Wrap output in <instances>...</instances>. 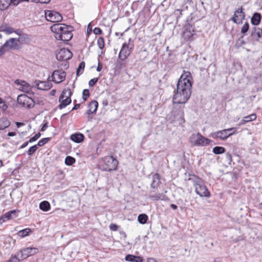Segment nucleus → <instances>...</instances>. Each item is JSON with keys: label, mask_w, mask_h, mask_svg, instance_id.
I'll use <instances>...</instances> for the list:
<instances>
[{"label": "nucleus", "mask_w": 262, "mask_h": 262, "mask_svg": "<svg viewBox=\"0 0 262 262\" xmlns=\"http://www.w3.org/2000/svg\"><path fill=\"white\" fill-rule=\"evenodd\" d=\"M143 258L140 256H136V259L134 260V262H142Z\"/></svg>", "instance_id": "obj_53"}, {"label": "nucleus", "mask_w": 262, "mask_h": 262, "mask_svg": "<svg viewBox=\"0 0 262 262\" xmlns=\"http://www.w3.org/2000/svg\"><path fill=\"white\" fill-rule=\"evenodd\" d=\"M31 229L29 228H26L25 229L20 230L18 232L17 234L18 236L24 237L29 235L31 232Z\"/></svg>", "instance_id": "obj_31"}, {"label": "nucleus", "mask_w": 262, "mask_h": 262, "mask_svg": "<svg viewBox=\"0 0 262 262\" xmlns=\"http://www.w3.org/2000/svg\"><path fill=\"white\" fill-rule=\"evenodd\" d=\"M173 114L174 116L173 121H178L179 124H182L185 122L184 112L182 110L179 111L177 114H176L175 112H173Z\"/></svg>", "instance_id": "obj_21"}, {"label": "nucleus", "mask_w": 262, "mask_h": 262, "mask_svg": "<svg viewBox=\"0 0 262 262\" xmlns=\"http://www.w3.org/2000/svg\"><path fill=\"white\" fill-rule=\"evenodd\" d=\"M251 36L255 40H258L262 38V29L254 27L251 31Z\"/></svg>", "instance_id": "obj_19"}, {"label": "nucleus", "mask_w": 262, "mask_h": 262, "mask_svg": "<svg viewBox=\"0 0 262 262\" xmlns=\"http://www.w3.org/2000/svg\"><path fill=\"white\" fill-rule=\"evenodd\" d=\"M33 86L36 87L38 90H48L52 86V84L50 79H48V81L35 80Z\"/></svg>", "instance_id": "obj_16"}, {"label": "nucleus", "mask_w": 262, "mask_h": 262, "mask_svg": "<svg viewBox=\"0 0 262 262\" xmlns=\"http://www.w3.org/2000/svg\"><path fill=\"white\" fill-rule=\"evenodd\" d=\"M149 198L152 200H165L166 199V196L163 194L158 193L156 194L150 195Z\"/></svg>", "instance_id": "obj_28"}, {"label": "nucleus", "mask_w": 262, "mask_h": 262, "mask_svg": "<svg viewBox=\"0 0 262 262\" xmlns=\"http://www.w3.org/2000/svg\"><path fill=\"white\" fill-rule=\"evenodd\" d=\"M194 35V30L191 26L186 27L183 32V37L185 39L189 40Z\"/></svg>", "instance_id": "obj_22"}, {"label": "nucleus", "mask_w": 262, "mask_h": 262, "mask_svg": "<svg viewBox=\"0 0 262 262\" xmlns=\"http://www.w3.org/2000/svg\"><path fill=\"white\" fill-rule=\"evenodd\" d=\"M15 84L19 86L18 89L24 93L30 94L32 91L33 86H31L25 81L16 79L14 81Z\"/></svg>", "instance_id": "obj_15"}, {"label": "nucleus", "mask_w": 262, "mask_h": 262, "mask_svg": "<svg viewBox=\"0 0 262 262\" xmlns=\"http://www.w3.org/2000/svg\"><path fill=\"white\" fill-rule=\"evenodd\" d=\"M66 73L62 70H58L54 71L51 77H49L50 81H53L56 83H59L62 82L66 78Z\"/></svg>", "instance_id": "obj_11"}, {"label": "nucleus", "mask_w": 262, "mask_h": 262, "mask_svg": "<svg viewBox=\"0 0 262 262\" xmlns=\"http://www.w3.org/2000/svg\"><path fill=\"white\" fill-rule=\"evenodd\" d=\"M98 78H94L92 79H91L89 81V84L90 86H94L96 83L98 81Z\"/></svg>", "instance_id": "obj_45"}, {"label": "nucleus", "mask_w": 262, "mask_h": 262, "mask_svg": "<svg viewBox=\"0 0 262 262\" xmlns=\"http://www.w3.org/2000/svg\"><path fill=\"white\" fill-rule=\"evenodd\" d=\"M249 24L248 22H246L244 24L243 27H242L241 33L244 34H245V33H246L248 32V31L249 30Z\"/></svg>", "instance_id": "obj_38"}, {"label": "nucleus", "mask_w": 262, "mask_h": 262, "mask_svg": "<svg viewBox=\"0 0 262 262\" xmlns=\"http://www.w3.org/2000/svg\"><path fill=\"white\" fill-rule=\"evenodd\" d=\"M30 143V142H29V141H27V142H26L24 143H23V144L20 146V148H24L26 147L28 145V143Z\"/></svg>", "instance_id": "obj_57"}, {"label": "nucleus", "mask_w": 262, "mask_h": 262, "mask_svg": "<svg viewBox=\"0 0 262 262\" xmlns=\"http://www.w3.org/2000/svg\"><path fill=\"white\" fill-rule=\"evenodd\" d=\"M212 151L215 154H221L225 151V149L221 146H215L213 148Z\"/></svg>", "instance_id": "obj_33"}, {"label": "nucleus", "mask_w": 262, "mask_h": 262, "mask_svg": "<svg viewBox=\"0 0 262 262\" xmlns=\"http://www.w3.org/2000/svg\"><path fill=\"white\" fill-rule=\"evenodd\" d=\"M152 182L151 184V187L152 188H156L158 187L160 183V176L156 173L152 177Z\"/></svg>", "instance_id": "obj_26"}, {"label": "nucleus", "mask_w": 262, "mask_h": 262, "mask_svg": "<svg viewBox=\"0 0 262 262\" xmlns=\"http://www.w3.org/2000/svg\"><path fill=\"white\" fill-rule=\"evenodd\" d=\"M261 19V15L259 13H254L251 18V23L255 26L259 24Z\"/></svg>", "instance_id": "obj_24"}, {"label": "nucleus", "mask_w": 262, "mask_h": 262, "mask_svg": "<svg viewBox=\"0 0 262 262\" xmlns=\"http://www.w3.org/2000/svg\"><path fill=\"white\" fill-rule=\"evenodd\" d=\"M35 3H40L41 4H48L50 2V0H33Z\"/></svg>", "instance_id": "obj_51"}, {"label": "nucleus", "mask_w": 262, "mask_h": 262, "mask_svg": "<svg viewBox=\"0 0 262 262\" xmlns=\"http://www.w3.org/2000/svg\"><path fill=\"white\" fill-rule=\"evenodd\" d=\"M148 216L145 214H139L138 216V221L141 224H144L147 222Z\"/></svg>", "instance_id": "obj_30"}, {"label": "nucleus", "mask_w": 262, "mask_h": 262, "mask_svg": "<svg viewBox=\"0 0 262 262\" xmlns=\"http://www.w3.org/2000/svg\"><path fill=\"white\" fill-rule=\"evenodd\" d=\"M72 56L73 54L70 50L62 48L56 54V58L59 61H66L71 59Z\"/></svg>", "instance_id": "obj_12"}, {"label": "nucleus", "mask_w": 262, "mask_h": 262, "mask_svg": "<svg viewBox=\"0 0 262 262\" xmlns=\"http://www.w3.org/2000/svg\"><path fill=\"white\" fill-rule=\"evenodd\" d=\"M12 4L11 0H0V10L4 11Z\"/></svg>", "instance_id": "obj_25"}, {"label": "nucleus", "mask_w": 262, "mask_h": 262, "mask_svg": "<svg viewBox=\"0 0 262 262\" xmlns=\"http://www.w3.org/2000/svg\"><path fill=\"white\" fill-rule=\"evenodd\" d=\"M23 37H19L18 38H11L5 42L3 45L4 47L6 49L7 51H9L12 49H16L19 47L18 42L22 40Z\"/></svg>", "instance_id": "obj_13"}, {"label": "nucleus", "mask_w": 262, "mask_h": 262, "mask_svg": "<svg viewBox=\"0 0 262 262\" xmlns=\"http://www.w3.org/2000/svg\"><path fill=\"white\" fill-rule=\"evenodd\" d=\"M71 95L72 92L70 89L63 90L59 98V101L60 102V104L59 105L60 109L65 107L71 102Z\"/></svg>", "instance_id": "obj_7"}, {"label": "nucleus", "mask_w": 262, "mask_h": 262, "mask_svg": "<svg viewBox=\"0 0 262 262\" xmlns=\"http://www.w3.org/2000/svg\"><path fill=\"white\" fill-rule=\"evenodd\" d=\"M38 252V250L34 247H28L21 249L19 251L21 259H26L28 257L35 255Z\"/></svg>", "instance_id": "obj_14"}, {"label": "nucleus", "mask_w": 262, "mask_h": 262, "mask_svg": "<svg viewBox=\"0 0 262 262\" xmlns=\"http://www.w3.org/2000/svg\"><path fill=\"white\" fill-rule=\"evenodd\" d=\"M102 64L101 63L100 61L98 60V66L97 68V71L98 72H100L102 70Z\"/></svg>", "instance_id": "obj_54"}, {"label": "nucleus", "mask_w": 262, "mask_h": 262, "mask_svg": "<svg viewBox=\"0 0 262 262\" xmlns=\"http://www.w3.org/2000/svg\"><path fill=\"white\" fill-rule=\"evenodd\" d=\"M45 15L46 19L51 22L56 23L61 21L62 19L61 15L58 12L53 10H46Z\"/></svg>", "instance_id": "obj_10"}, {"label": "nucleus", "mask_w": 262, "mask_h": 262, "mask_svg": "<svg viewBox=\"0 0 262 262\" xmlns=\"http://www.w3.org/2000/svg\"><path fill=\"white\" fill-rule=\"evenodd\" d=\"M17 101L19 105L27 108H32L35 104L34 100L26 94L18 95Z\"/></svg>", "instance_id": "obj_9"}, {"label": "nucleus", "mask_w": 262, "mask_h": 262, "mask_svg": "<svg viewBox=\"0 0 262 262\" xmlns=\"http://www.w3.org/2000/svg\"><path fill=\"white\" fill-rule=\"evenodd\" d=\"M90 96L89 91L87 89H84L82 92V97L84 101H86Z\"/></svg>", "instance_id": "obj_41"}, {"label": "nucleus", "mask_w": 262, "mask_h": 262, "mask_svg": "<svg viewBox=\"0 0 262 262\" xmlns=\"http://www.w3.org/2000/svg\"><path fill=\"white\" fill-rule=\"evenodd\" d=\"M16 135V133L15 132H9L8 133V136L10 137L15 136Z\"/></svg>", "instance_id": "obj_62"}, {"label": "nucleus", "mask_w": 262, "mask_h": 262, "mask_svg": "<svg viewBox=\"0 0 262 262\" xmlns=\"http://www.w3.org/2000/svg\"><path fill=\"white\" fill-rule=\"evenodd\" d=\"M8 27L6 26H5V25H2L0 27V31H2V32H5V30L7 29V28Z\"/></svg>", "instance_id": "obj_55"}, {"label": "nucleus", "mask_w": 262, "mask_h": 262, "mask_svg": "<svg viewBox=\"0 0 262 262\" xmlns=\"http://www.w3.org/2000/svg\"><path fill=\"white\" fill-rule=\"evenodd\" d=\"M110 228L111 230L117 231L118 230V226L116 224H111L110 226Z\"/></svg>", "instance_id": "obj_52"}, {"label": "nucleus", "mask_w": 262, "mask_h": 262, "mask_svg": "<svg viewBox=\"0 0 262 262\" xmlns=\"http://www.w3.org/2000/svg\"><path fill=\"white\" fill-rule=\"evenodd\" d=\"M50 140V138H45L39 140L36 144L37 146H42L46 144Z\"/></svg>", "instance_id": "obj_37"}, {"label": "nucleus", "mask_w": 262, "mask_h": 262, "mask_svg": "<svg viewBox=\"0 0 262 262\" xmlns=\"http://www.w3.org/2000/svg\"><path fill=\"white\" fill-rule=\"evenodd\" d=\"M192 80L191 73L184 71L178 80L173 96V103L184 104L188 101L191 94Z\"/></svg>", "instance_id": "obj_1"}, {"label": "nucleus", "mask_w": 262, "mask_h": 262, "mask_svg": "<svg viewBox=\"0 0 262 262\" xmlns=\"http://www.w3.org/2000/svg\"><path fill=\"white\" fill-rule=\"evenodd\" d=\"M29 0H11L12 4L14 6H17L20 3L23 2H28Z\"/></svg>", "instance_id": "obj_46"}, {"label": "nucleus", "mask_w": 262, "mask_h": 262, "mask_svg": "<svg viewBox=\"0 0 262 262\" xmlns=\"http://www.w3.org/2000/svg\"><path fill=\"white\" fill-rule=\"evenodd\" d=\"M134 45L131 42V39L129 38L127 42H124L121 47L119 54V58L122 60H125L130 54L133 50Z\"/></svg>", "instance_id": "obj_5"}, {"label": "nucleus", "mask_w": 262, "mask_h": 262, "mask_svg": "<svg viewBox=\"0 0 262 262\" xmlns=\"http://www.w3.org/2000/svg\"><path fill=\"white\" fill-rule=\"evenodd\" d=\"M38 146L37 145H34L30 147L27 151V154L29 156H31L33 154L37 149Z\"/></svg>", "instance_id": "obj_36"}, {"label": "nucleus", "mask_w": 262, "mask_h": 262, "mask_svg": "<svg viewBox=\"0 0 262 262\" xmlns=\"http://www.w3.org/2000/svg\"><path fill=\"white\" fill-rule=\"evenodd\" d=\"M7 107L8 106L6 104L4 101L1 98H0V108L4 111H5L7 108Z\"/></svg>", "instance_id": "obj_44"}, {"label": "nucleus", "mask_w": 262, "mask_h": 262, "mask_svg": "<svg viewBox=\"0 0 262 262\" xmlns=\"http://www.w3.org/2000/svg\"><path fill=\"white\" fill-rule=\"evenodd\" d=\"M102 105L104 106H106L108 105V101L107 99H104L103 101H102Z\"/></svg>", "instance_id": "obj_56"}, {"label": "nucleus", "mask_w": 262, "mask_h": 262, "mask_svg": "<svg viewBox=\"0 0 262 262\" xmlns=\"http://www.w3.org/2000/svg\"><path fill=\"white\" fill-rule=\"evenodd\" d=\"M47 127H48L47 123L44 124L42 126V128H41V131H42V132L45 131L46 129V128H47Z\"/></svg>", "instance_id": "obj_58"}, {"label": "nucleus", "mask_w": 262, "mask_h": 262, "mask_svg": "<svg viewBox=\"0 0 262 262\" xmlns=\"http://www.w3.org/2000/svg\"><path fill=\"white\" fill-rule=\"evenodd\" d=\"M236 130L234 127L223 129L216 132L211 135V137L214 138H219L221 140H226L229 137L235 133Z\"/></svg>", "instance_id": "obj_8"}, {"label": "nucleus", "mask_w": 262, "mask_h": 262, "mask_svg": "<svg viewBox=\"0 0 262 262\" xmlns=\"http://www.w3.org/2000/svg\"><path fill=\"white\" fill-rule=\"evenodd\" d=\"M190 141L192 144L196 146H206L209 144L210 140L203 136L200 133L191 135Z\"/></svg>", "instance_id": "obj_6"}, {"label": "nucleus", "mask_w": 262, "mask_h": 262, "mask_svg": "<svg viewBox=\"0 0 262 262\" xmlns=\"http://www.w3.org/2000/svg\"><path fill=\"white\" fill-rule=\"evenodd\" d=\"M97 44L100 49H103L104 47V39L101 37H99L97 40Z\"/></svg>", "instance_id": "obj_40"}, {"label": "nucleus", "mask_w": 262, "mask_h": 262, "mask_svg": "<svg viewBox=\"0 0 262 262\" xmlns=\"http://www.w3.org/2000/svg\"><path fill=\"white\" fill-rule=\"evenodd\" d=\"M214 262H222L220 258H216Z\"/></svg>", "instance_id": "obj_64"}, {"label": "nucleus", "mask_w": 262, "mask_h": 262, "mask_svg": "<svg viewBox=\"0 0 262 262\" xmlns=\"http://www.w3.org/2000/svg\"><path fill=\"white\" fill-rule=\"evenodd\" d=\"M50 28L52 32L54 33V37L57 40L68 41L73 37L72 33L73 27L71 26H68L64 24H55Z\"/></svg>", "instance_id": "obj_2"}, {"label": "nucleus", "mask_w": 262, "mask_h": 262, "mask_svg": "<svg viewBox=\"0 0 262 262\" xmlns=\"http://www.w3.org/2000/svg\"><path fill=\"white\" fill-rule=\"evenodd\" d=\"M245 123H246V120L244 119V118H243L241 121H240L239 123V125H244L245 124Z\"/></svg>", "instance_id": "obj_59"}, {"label": "nucleus", "mask_w": 262, "mask_h": 262, "mask_svg": "<svg viewBox=\"0 0 262 262\" xmlns=\"http://www.w3.org/2000/svg\"><path fill=\"white\" fill-rule=\"evenodd\" d=\"M7 51H8L4 47V46H2L0 47V56L4 55Z\"/></svg>", "instance_id": "obj_50"}, {"label": "nucleus", "mask_w": 262, "mask_h": 262, "mask_svg": "<svg viewBox=\"0 0 262 262\" xmlns=\"http://www.w3.org/2000/svg\"><path fill=\"white\" fill-rule=\"evenodd\" d=\"M75 162V159L71 156H67L65 159V164L67 165H72Z\"/></svg>", "instance_id": "obj_34"}, {"label": "nucleus", "mask_w": 262, "mask_h": 262, "mask_svg": "<svg viewBox=\"0 0 262 262\" xmlns=\"http://www.w3.org/2000/svg\"><path fill=\"white\" fill-rule=\"evenodd\" d=\"M245 18V13L243 11L242 8H241L235 11L234 16L231 18V20L236 24H239Z\"/></svg>", "instance_id": "obj_17"}, {"label": "nucleus", "mask_w": 262, "mask_h": 262, "mask_svg": "<svg viewBox=\"0 0 262 262\" xmlns=\"http://www.w3.org/2000/svg\"><path fill=\"white\" fill-rule=\"evenodd\" d=\"M118 161L112 156L104 157L100 164V168L103 171H112L116 170Z\"/></svg>", "instance_id": "obj_4"}, {"label": "nucleus", "mask_w": 262, "mask_h": 262, "mask_svg": "<svg viewBox=\"0 0 262 262\" xmlns=\"http://www.w3.org/2000/svg\"><path fill=\"white\" fill-rule=\"evenodd\" d=\"M170 207L171 208H172L174 210H176L177 209V206L174 204H171Z\"/></svg>", "instance_id": "obj_63"}, {"label": "nucleus", "mask_w": 262, "mask_h": 262, "mask_svg": "<svg viewBox=\"0 0 262 262\" xmlns=\"http://www.w3.org/2000/svg\"><path fill=\"white\" fill-rule=\"evenodd\" d=\"M40 134L39 133H37L34 136L31 138L30 140H29V142L30 143H32L33 142H35L40 137Z\"/></svg>", "instance_id": "obj_43"}, {"label": "nucleus", "mask_w": 262, "mask_h": 262, "mask_svg": "<svg viewBox=\"0 0 262 262\" xmlns=\"http://www.w3.org/2000/svg\"><path fill=\"white\" fill-rule=\"evenodd\" d=\"M51 206L50 203L47 201H44L41 202L39 204V208L43 211H48L50 209Z\"/></svg>", "instance_id": "obj_27"}, {"label": "nucleus", "mask_w": 262, "mask_h": 262, "mask_svg": "<svg viewBox=\"0 0 262 262\" xmlns=\"http://www.w3.org/2000/svg\"><path fill=\"white\" fill-rule=\"evenodd\" d=\"M5 32L6 34H11V33L14 32V29L12 27H8L7 28V29L5 30Z\"/></svg>", "instance_id": "obj_48"}, {"label": "nucleus", "mask_w": 262, "mask_h": 262, "mask_svg": "<svg viewBox=\"0 0 262 262\" xmlns=\"http://www.w3.org/2000/svg\"><path fill=\"white\" fill-rule=\"evenodd\" d=\"M10 125V122L6 118L0 119V129L3 130Z\"/></svg>", "instance_id": "obj_29"}, {"label": "nucleus", "mask_w": 262, "mask_h": 262, "mask_svg": "<svg viewBox=\"0 0 262 262\" xmlns=\"http://www.w3.org/2000/svg\"><path fill=\"white\" fill-rule=\"evenodd\" d=\"M135 259H136V256L130 255V254L127 255L125 257V259L126 261H131V262H134Z\"/></svg>", "instance_id": "obj_42"}, {"label": "nucleus", "mask_w": 262, "mask_h": 262, "mask_svg": "<svg viewBox=\"0 0 262 262\" xmlns=\"http://www.w3.org/2000/svg\"><path fill=\"white\" fill-rule=\"evenodd\" d=\"M94 33L96 35H99L102 33V30L100 28L96 27L93 30Z\"/></svg>", "instance_id": "obj_49"}, {"label": "nucleus", "mask_w": 262, "mask_h": 262, "mask_svg": "<svg viewBox=\"0 0 262 262\" xmlns=\"http://www.w3.org/2000/svg\"><path fill=\"white\" fill-rule=\"evenodd\" d=\"M20 258V253H18L17 255L12 256L7 262H18Z\"/></svg>", "instance_id": "obj_39"}, {"label": "nucleus", "mask_w": 262, "mask_h": 262, "mask_svg": "<svg viewBox=\"0 0 262 262\" xmlns=\"http://www.w3.org/2000/svg\"><path fill=\"white\" fill-rule=\"evenodd\" d=\"M246 123L255 120L256 119V115L255 114H252L250 115L244 117Z\"/></svg>", "instance_id": "obj_35"}, {"label": "nucleus", "mask_w": 262, "mask_h": 262, "mask_svg": "<svg viewBox=\"0 0 262 262\" xmlns=\"http://www.w3.org/2000/svg\"><path fill=\"white\" fill-rule=\"evenodd\" d=\"M98 103L96 100H93L91 102L89 103V109L86 111V114L90 115L93 113H95L98 108Z\"/></svg>", "instance_id": "obj_20"}, {"label": "nucleus", "mask_w": 262, "mask_h": 262, "mask_svg": "<svg viewBox=\"0 0 262 262\" xmlns=\"http://www.w3.org/2000/svg\"><path fill=\"white\" fill-rule=\"evenodd\" d=\"M84 67L85 63L84 62H80L76 71V74L77 76H79L83 73Z\"/></svg>", "instance_id": "obj_32"}, {"label": "nucleus", "mask_w": 262, "mask_h": 262, "mask_svg": "<svg viewBox=\"0 0 262 262\" xmlns=\"http://www.w3.org/2000/svg\"><path fill=\"white\" fill-rule=\"evenodd\" d=\"M70 139L75 143H80L84 140V135L80 133H77L72 134L70 136Z\"/></svg>", "instance_id": "obj_23"}, {"label": "nucleus", "mask_w": 262, "mask_h": 262, "mask_svg": "<svg viewBox=\"0 0 262 262\" xmlns=\"http://www.w3.org/2000/svg\"><path fill=\"white\" fill-rule=\"evenodd\" d=\"M189 180L192 182L195 192L200 197L208 198L210 196V192L201 178L195 175H193Z\"/></svg>", "instance_id": "obj_3"}, {"label": "nucleus", "mask_w": 262, "mask_h": 262, "mask_svg": "<svg viewBox=\"0 0 262 262\" xmlns=\"http://www.w3.org/2000/svg\"><path fill=\"white\" fill-rule=\"evenodd\" d=\"M80 107V104H76L74 105V106L73 107L72 110H76L79 108Z\"/></svg>", "instance_id": "obj_61"}, {"label": "nucleus", "mask_w": 262, "mask_h": 262, "mask_svg": "<svg viewBox=\"0 0 262 262\" xmlns=\"http://www.w3.org/2000/svg\"><path fill=\"white\" fill-rule=\"evenodd\" d=\"M16 125L17 127H20V126L24 125V123L22 122H16Z\"/></svg>", "instance_id": "obj_60"}, {"label": "nucleus", "mask_w": 262, "mask_h": 262, "mask_svg": "<svg viewBox=\"0 0 262 262\" xmlns=\"http://www.w3.org/2000/svg\"><path fill=\"white\" fill-rule=\"evenodd\" d=\"M20 37H23L22 40H20V41H19L20 42H26V41H28L30 39L29 36L28 35H26V34L24 35L20 36Z\"/></svg>", "instance_id": "obj_47"}, {"label": "nucleus", "mask_w": 262, "mask_h": 262, "mask_svg": "<svg viewBox=\"0 0 262 262\" xmlns=\"http://www.w3.org/2000/svg\"><path fill=\"white\" fill-rule=\"evenodd\" d=\"M16 216V211L15 210L6 212L0 217V225H2L6 221L12 220Z\"/></svg>", "instance_id": "obj_18"}]
</instances>
